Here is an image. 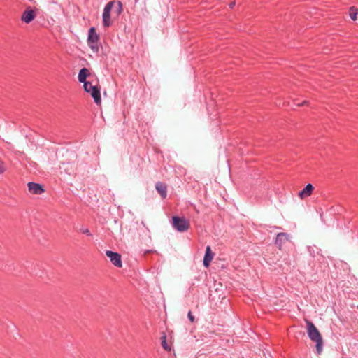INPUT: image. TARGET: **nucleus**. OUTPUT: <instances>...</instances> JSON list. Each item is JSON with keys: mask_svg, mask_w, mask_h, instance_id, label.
<instances>
[{"mask_svg": "<svg viewBox=\"0 0 358 358\" xmlns=\"http://www.w3.org/2000/svg\"><path fill=\"white\" fill-rule=\"evenodd\" d=\"M307 334L308 338L316 343L315 348L317 354L320 355L323 350V341L319 330L310 320H306Z\"/></svg>", "mask_w": 358, "mask_h": 358, "instance_id": "1", "label": "nucleus"}, {"mask_svg": "<svg viewBox=\"0 0 358 358\" xmlns=\"http://www.w3.org/2000/svg\"><path fill=\"white\" fill-rule=\"evenodd\" d=\"M171 224L175 230L180 233L188 231L190 227L189 220L183 216L173 215Z\"/></svg>", "mask_w": 358, "mask_h": 358, "instance_id": "2", "label": "nucleus"}, {"mask_svg": "<svg viewBox=\"0 0 358 358\" xmlns=\"http://www.w3.org/2000/svg\"><path fill=\"white\" fill-rule=\"evenodd\" d=\"M99 40L100 36L96 33L95 27H90L88 31L87 43L94 53L97 54L99 52Z\"/></svg>", "mask_w": 358, "mask_h": 358, "instance_id": "3", "label": "nucleus"}, {"mask_svg": "<svg viewBox=\"0 0 358 358\" xmlns=\"http://www.w3.org/2000/svg\"><path fill=\"white\" fill-rule=\"evenodd\" d=\"M84 90L90 93L92 96V97L94 99V101L96 104L101 103V93H100V89L95 85H92L90 82L85 83V85H83Z\"/></svg>", "mask_w": 358, "mask_h": 358, "instance_id": "4", "label": "nucleus"}, {"mask_svg": "<svg viewBox=\"0 0 358 358\" xmlns=\"http://www.w3.org/2000/svg\"><path fill=\"white\" fill-rule=\"evenodd\" d=\"M106 256L110 259L111 263L117 268L122 267L121 255L116 252L106 250Z\"/></svg>", "mask_w": 358, "mask_h": 358, "instance_id": "5", "label": "nucleus"}, {"mask_svg": "<svg viewBox=\"0 0 358 358\" xmlns=\"http://www.w3.org/2000/svg\"><path fill=\"white\" fill-rule=\"evenodd\" d=\"M36 16V11L29 6L22 13L21 20L29 24L35 19Z\"/></svg>", "mask_w": 358, "mask_h": 358, "instance_id": "6", "label": "nucleus"}, {"mask_svg": "<svg viewBox=\"0 0 358 358\" xmlns=\"http://www.w3.org/2000/svg\"><path fill=\"white\" fill-rule=\"evenodd\" d=\"M289 235L285 232L278 233L275 240V244L281 250L283 245L289 241Z\"/></svg>", "mask_w": 358, "mask_h": 358, "instance_id": "7", "label": "nucleus"}, {"mask_svg": "<svg viewBox=\"0 0 358 358\" xmlns=\"http://www.w3.org/2000/svg\"><path fill=\"white\" fill-rule=\"evenodd\" d=\"M29 191L34 194H41L45 192L43 186L34 182L27 184Z\"/></svg>", "mask_w": 358, "mask_h": 358, "instance_id": "8", "label": "nucleus"}, {"mask_svg": "<svg viewBox=\"0 0 358 358\" xmlns=\"http://www.w3.org/2000/svg\"><path fill=\"white\" fill-rule=\"evenodd\" d=\"M155 189L159 194L162 199H165L167 196V185L162 182H157Z\"/></svg>", "mask_w": 358, "mask_h": 358, "instance_id": "9", "label": "nucleus"}, {"mask_svg": "<svg viewBox=\"0 0 358 358\" xmlns=\"http://www.w3.org/2000/svg\"><path fill=\"white\" fill-rule=\"evenodd\" d=\"M214 253L212 252L211 248L208 245L206 248L204 257L203 259V264L206 268H208L210 262L213 259Z\"/></svg>", "mask_w": 358, "mask_h": 358, "instance_id": "10", "label": "nucleus"}, {"mask_svg": "<svg viewBox=\"0 0 358 358\" xmlns=\"http://www.w3.org/2000/svg\"><path fill=\"white\" fill-rule=\"evenodd\" d=\"M89 76H90L89 70L85 67L82 68L78 73V81L81 83H83V85H85V83L89 82V81H87V78Z\"/></svg>", "mask_w": 358, "mask_h": 358, "instance_id": "11", "label": "nucleus"}, {"mask_svg": "<svg viewBox=\"0 0 358 358\" xmlns=\"http://www.w3.org/2000/svg\"><path fill=\"white\" fill-rule=\"evenodd\" d=\"M314 189V187L312 184L308 183L306 186L299 193V196L301 199L309 196Z\"/></svg>", "mask_w": 358, "mask_h": 358, "instance_id": "12", "label": "nucleus"}, {"mask_svg": "<svg viewBox=\"0 0 358 358\" xmlns=\"http://www.w3.org/2000/svg\"><path fill=\"white\" fill-rule=\"evenodd\" d=\"M102 18L103 27H109L112 24V22L110 20V13H103Z\"/></svg>", "mask_w": 358, "mask_h": 358, "instance_id": "13", "label": "nucleus"}, {"mask_svg": "<svg viewBox=\"0 0 358 358\" xmlns=\"http://www.w3.org/2000/svg\"><path fill=\"white\" fill-rule=\"evenodd\" d=\"M358 14V9L354 6L350 7L349 10V16L352 20H357V15Z\"/></svg>", "mask_w": 358, "mask_h": 358, "instance_id": "14", "label": "nucleus"}, {"mask_svg": "<svg viewBox=\"0 0 358 358\" xmlns=\"http://www.w3.org/2000/svg\"><path fill=\"white\" fill-rule=\"evenodd\" d=\"M116 3L115 1H109L104 7L103 13H110L113 5Z\"/></svg>", "mask_w": 358, "mask_h": 358, "instance_id": "15", "label": "nucleus"}, {"mask_svg": "<svg viewBox=\"0 0 358 358\" xmlns=\"http://www.w3.org/2000/svg\"><path fill=\"white\" fill-rule=\"evenodd\" d=\"M162 348L166 350V351H170L171 350V348L169 346L167 342H166V335H164L162 337Z\"/></svg>", "mask_w": 358, "mask_h": 358, "instance_id": "16", "label": "nucleus"}, {"mask_svg": "<svg viewBox=\"0 0 358 358\" xmlns=\"http://www.w3.org/2000/svg\"><path fill=\"white\" fill-rule=\"evenodd\" d=\"M115 3L117 4V8L115 12H116L117 15H120L122 13V10H123L122 3L120 1H116Z\"/></svg>", "mask_w": 358, "mask_h": 358, "instance_id": "17", "label": "nucleus"}, {"mask_svg": "<svg viewBox=\"0 0 358 358\" xmlns=\"http://www.w3.org/2000/svg\"><path fill=\"white\" fill-rule=\"evenodd\" d=\"M80 231L84 234L89 236H92V234L90 233V230L87 228H80Z\"/></svg>", "mask_w": 358, "mask_h": 358, "instance_id": "18", "label": "nucleus"}, {"mask_svg": "<svg viewBox=\"0 0 358 358\" xmlns=\"http://www.w3.org/2000/svg\"><path fill=\"white\" fill-rule=\"evenodd\" d=\"M5 171V165L3 162L0 161V174Z\"/></svg>", "mask_w": 358, "mask_h": 358, "instance_id": "19", "label": "nucleus"}, {"mask_svg": "<svg viewBox=\"0 0 358 358\" xmlns=\"http://www.w3.org/2000/svg\"><path fill=\"white\" fill-rule=\"evenodd\" d=\"M187 316H188L189 320L192 322H194L195 318H194V317L192 315V312H191V311H189V313H188V315H187Z\"/></svg>", "mask_w": 358, "mask_h": 358, "instance_id": "20", "label": "nucleus"}, {"mask_svg": "<svg viewBox=\"0 0 358 358\" xmlns=\"http://www.w3.org/2000/svg\"><path fill=\"white\" fill-rule=\"evenodd\" d=\"M294 104L296 105V106H304V105L308 104V101H303L301 103H296V102H294Z\"/></svg>", "mask_w": 358, "mask_h": 358, "instance_id": "21", "label": "nucleus"}, {"mask_svg": "<svg viewBox=\"0 0 358 358\" xmlns=\"http://www.w3.org/2000/svg\"><path fill=\"white\" fill-rule=\"evenodd\" d=\"M234 5H235V3H230L229 6L231 8H232Z\"/></svg>", "mask_w": 358, "mask_h": 358, "instance_id": "22", "label": "nucleus"}, {"mask_svg": "<svg viewBox=\"0 0 358 358\" xmlns=\"http://www.w3.org/2000/svg\"><path fill=\"white\" fill-rule=\"evenodd\" d=\"M357 308H358V306H357Z\"/></svg>", "mask_w": 358, "mask_h": 358, "instance_id": "23", "label": "nucleus"}]
</instances>
